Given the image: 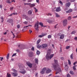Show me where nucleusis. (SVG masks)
<instances>
[{
  "label": "nucleus",
  "mask_w": 77,
  "mask_h": 77,
  "mask_svg": "<svg viewBox=\"0 0 77 77\" xmlns=\"http://www.w3.org/2000/svg\"><path fill=\"white\" fill-rule=\"evenodd\" d=\"M7 76L8 77H11V74H9V73H7Z\"/></svg>",
  "instance_id": "obj_34"
},
{
  "label": "nucleus",
  "mask_w": 77,
  "mask_h": 77,
  "mask_svg": "<svg viewBox=\"0 0 77 77\" xmlns=\"http://www.w3.org/2000/svg\"><path fill=\"white\" fill-rule=\"evenodd\" d=\"M60 38L61 39H63V38H64V35L62 34L61 35Z\"/></svg>",
  "instance_id": "obj_16"
},
{
  "label": "nucleus",
  "mask_w": 77,
  "mask_h": 77,
  "mask_svg": "<svg viewBox=\"0 0 77 77\" xmlns=\"http://www.w3.org/2000/svg\"><path fill=\"white\" fill-rule=\"evenodd\" d=\"M20 73H22V74H25L26 73V71L25 70L23 69L21 71H19Z\"/></svg>",
  "instance_id": "obj_10"
},
{
  "label": "nucleus",
  "mask_w": 77,
  "mask_h": 77,
  "mask_svg": "<svg viewBox=\"0 0 77 77\" xmlns=\"http://www.w3.org/2000/svg\"><path fill=\"white\" fill-rule=\"evenodd\" d=\"M34 47H32V50H34Z\"/></svg>",
  "instance_id": "obj_61"
},
{
  "label": "nucleus",
  "mask_w": 77,
  "mask_h": 77,
  "mask_svg": "<svg viewBox=\"0 0 77 77\" xmlns=\"http://www.w3.org/2000/svg\"><path fill=\"white\" fill-rule=\"evenodd\" d=\"M38 28H39V26L35 27V30H39V29H38Z\"/></svg>",
  "instance_id": "obj_37"
},
{
  "label": "nucleus",
  "mask_w": 77,
  "mask_h": 77,
  "mask_svg": "<svg viewBox=\"0 0 77 77\" xmlns=\"http://www.w3.org/2000/svg\"><path fill=\"white\" fill-rule=\"evenodd\" d=\"M40 54V52L39 51H37V54L39 55Z\"/></svg>",
  "instance_id": "obj_38"
},
{
  "label": "nucleus",
  "mask_w": 77,
  "mask_h": 77,
  "mask_svg": "<svg viewBox=\"0 0 77 77\" xmlns=\"http://www.w3.org/2000/svg\"><path fill=\"white\" fill-rule=\"evenodd\" d=\"M11 33H12L13 34V35L14 37H13V38H15V35H14V34L13 33V32H11Z\"/></svg>",
  "instance_id": "obj_48"
},
{
  "label": "nucleus",
  "mask_w": 77,
  "mask_h": 77,
  "mask_svg": "<svg viewBox=\"0 0 77 77\" xmlns=\"http://www.w3.org/2000/svg\"><path fill=\"white\" fill-rule=\"evenodd\" d=\"M4 35H6V34H7V32L4 33Z\"/></svg>",
  "instance_id": "obj_62"
},
{
  "label": "nucleus",
  "mask_w": 77,
  "mask_h": 77,
  "mask_svg": "<svg viewBox=\"0 0 77 77\" xmlns=\"http://www.w3.org/2000/svg\"><path fill=\"white\" fill-rule=\"evenodd\" d=\"M65 11H67L68 10V8H66L64 9Z\"/></svg>",
  "instance_id": "obj_59"
},
{
  "label": "nucleus",
  "mask_w": 77,
  "mask_h": 77,
  "mask_svg": "<svg viewBox=\"0 0 77 77\" xmlns=\"http://www.w3.org/2000/svg\"><path fill=\"white\" fill-rule=\"evenodd\" d=\"M51 72V69L49 68L47 69H46V73H49V72Z\"/></svg>",
  "instance_id": "obj_11"
},
{
  "label": "nucleus",
  "mask_w": 77,
  "mask_h": 77,
  "mask_svg": "<svg viewBox=\"0 0 77 77\" xmlns=\"http://www.w3.org/2000/svg\"><path fill=\"white\" fill-rule=\"evenodd\" d=\"M46 69H46V68L45 67L44 68L42 69V70L41 72H40V73L42 74H44V73L45 72V71L46 70Z\"/></svg>",
  "instance_id": "obj_9"
},
{
  "label": "nucleus",
  "mask_w": 77,
  "mask_h": 77,
  "mask_svg": "<svg viewBox=\"0 0 77 77\" xmlns=\"http://www.w3.org/2000/svg\"><path fill=\"white\" fill-rule=\"evenodd\" d=\"M17 28H20V25H18L17 26Z\"/></svg>",
  "instance_id": "obj_55"
},
{
  "label": "nucleus",
  "mask_w": 77,
  "mask_h": 77,
  "mask_svg": "<svg viewBox=\"0 0 77 77\" xmlns=\"http://www.w3.org/2000/svg\"><path fill=\"white\" fill-rule=\"evenodd\" d=\"M1 61H2V60L3 59V57H0Z\"/></svg>",
  "instance_id": "obj_57"
},
{
  "label": "nucleus",
  "mask_w": 77,
  "mask_h": 77,
  "mask_svg": "<svg viewBox=\"0 0 77 77\" xmlns=\"http://www.w3.org/2000/svg\"><path fill=\"white\" fill-rule=\"evenodd\" d=\"M29 32L30 33H31L32 32V31L30 29L29 30Z\"/></svg>",
  "instance_id": "obj_51"
},
{
  "label": "nucleus",
  "mask_w": 77,
  "mask_h": 77,
  "mask_svg": "<svg viewBox=\"0 0 77 77\" xmlns=\"http://www.w3.org/2000/svg\"><path fill=\"white\" fill-rule=\"evenodd\" d=\"M35 27H39V23L37 22V23H36L35 24Z\"/></svg>",
  "instance_id": "obj_20"
},
{
  "label": "nucleus",
  "mask_w": 77,
  "mask_h": 77,
  "mask_svg": "<svg viewBox=\"0 0 77 77\" xmlns=\"http://www.w3.org/2000/svg\"><path fill=\"white\" fill-rule=\"evenodd\" d=\"M70 57L71 59H73V54H72L71 55Z\"/></svg>",
  "instance_id": "obj_25"
},
{
  "label": "nucleus",
  "mask_w": 77,
  "mask_h": 77,
  "mask_svg": "<svg viewBox=\"0 0 77 77\" xmlns=\"http://www.w3.org/2000/svg\"><path fill=\"white\" fill-rule=\"evenodd\" d=\"M36 2L37 3H39V0H36Z\"/></svg>",
  "instance_id": "obj_54"
},
{
  "label": "nucleus",
  "mask_w": 77,
  "mask_h": 77,
  "mask_svg": "<svg viewBox=\"0 0 77 77\" xmlns=\"http://www.w3.org/2000/svg\"><path fill=\"white\" fill-rule=\"evenodd\" d=\"M32 26L31 25H29V26H24V27L25 28V27H29L30 28V27H32Z\"/></svg>",
  "instance_id": "obj_31"
},
{
  "label": "nucleus",
  "mask_w": 77,
  "mask_h": 77,
  "mask_svg": "<svg viewBox=\"0 0 77 77\" xmlns=\"http://www.w3.org/2000/svg\"><path fill=\"white\" fill-rule=\"evenodd\" d=\"M34 8L35 10V12H38V9H36V8Z\"/></svg>",
  "instance_id": "obj_46"
},
{
  "label": "nucleus",
  "mask_w": 77,
  "mask_h": 77,
  "mask_svg": "<svg viewBox=\"0 0 77 77\" xmlns=\"http://www.w3.org/2000/svg\"><path fill=\"white\" fill-rule=\"evenodd\" d=\"M54 61L55 63H54L53 64L54 69L55 70H56L57 69H59L55 73V74L56 75L61 72V69H60V66L58 65L57 60L54 59Z\"/></svg>",
  "instance_id": "obj_1"
},
{
  "label": "nucleus",
  "mask_w": 77,
  "mask_h": 77,
  "mask_svg": "<svg viewBox=\"0 0 77 77\" xmlns=\"http://www.w3.org/2000/svg\"><path fill=\"white\" fill-rule=\"evenodd\" d=\"M74 39L75 40V41H77V37H76Z\"/></svg>",
  "instance_id": "obj_58"
},
{
  "label": "nucleus",
  "mask_w": 77,
  "mask_h": 77,
  "mask_svg": "<svg viewBox=\"0 0 77 77\" xmlns=\"http://www.w3.org/2000/svg\"><path fill=\"white\" fill-rule=\"evenodd\" d=\"M26 63L29 68H32V64L31 63L29 62H27Z\"/></svg>",
  "instance_id": "obj_6"
},
{
  "label": "nucleus",
  "mask_w": 77,
  "mask_h": 77,
  "mask_svg": "<svg viewBox=\"0 0 77 77\" xmlns=\"http://www.w3.org/2000/svg\"><path fill=\"white\" fill-rule=\"evenodd\" d=\"M29 57H32L33 56V53H30L29 54Z\"/></svg>",
  "instance_id": "obj_18"
},
{
  "label": "nucleus",
  "mask_w": 77,
  "mask_h": 77,
  "mask_svg": "<svg viewBox=\"0 0 77 77\" xmlns=\"http://www.w3.org/2000/svg\"><path fill=\"white\" fill-rule=\"evenodd\" d=\"M68 11H69V12H72V9H70Z\"/></svg>",
  "instance_id": "obj_47"
},
{
  "label": "nucleus",
  "mask_w": 77,
  "mask_h": 77,
  "mask_svg": "<svg viewBox=\"0 0 77 77\" xmlns=\"http://www.w3.org/2000/svg\"><path fill=\"white\" fill-rule=\"evenodd\" d=\"M41 47V46L39 45H37V48H40Z\"/></svg>",
  "instance_id": "obj_33"
},
{
  "label": "nucleus",
  "mask_w": 77,
  "mask_h": 77,
  "mask_svg": "<svg viewBox=\"0 0 77 77\" xmlns=\"http://www.w3.org/2000/svg\"><path fill=\"white\" fill-rule=\"evenodd\" d=\"M35 63H37V64H38V59L36 58L35 59Z\"/></svg>",
  "instance_id": "obj_19"
},
{
  "label": "nucleus",
  "mask_w": 77,
  "mask_h": 77,
  "mask_svg": "<svg viewBox=\"0 0 77 77\" xmlns=\"http://www.w3.org/2000/svg\"><path fill=\"white\" fill-rule=\"evenodd\" d=\"M70 48V46H67L66 47V49H69Z\"/></svg>",
  "instance_id": "obj_42"
},
{
  "label": "nucleus",
  "mask_w": 77,
  "mask_h": 77,
  "mask_svg": "<svg viewBox=\"0 0 77 77\" xmlns=\"http://www.w3.org/2000/svg\"><path fill=\"white\" fill-rule=\"evenodd\" d=\"M51 49L50 48L48 49V53L47 54V56H46V58L48 60L51 59L52 57H53V56H54V54H51L50 55V54H51Z\"/></svg>",
  "instance_id": "obj_2"
},
{
  "label": "nucleus",
  "mask_w": 77,
  "mask_h": 77,
  "mask_svg": "<svg viewBox=\"0 0 77 77\" xmlns=\"http://www.w3.org/2000/svg\"><path fill=\"white\" fill-rule=\"evenodd\" d=\"M27 23H28L27 22L25 21L24 22V24H27Z\"/></svg>",
  "instance_id": "obj_53"
},
{
  "label": "nucleus",
  "mask_w": 77,
  "mask_h": 77,
  "mask_svg": "<svg viewBox=\"0 0 77 77\" xmlns=\"http://www.w3.org/2000/svg\"><path fill=\"white\" fill-rule=\"evenodd\" d=\"M55 15L56 17H57V18H59V17H60V15L57 14V13H56Z\"/></svg>",
  "instance_id": "obj_22"
},
{
  "label": "nucleus",
  "mask_w": 77,
  "mask_h": 77,
  "mask_svg": "<svg viewBox=\"0 0 77 77\" xmlns=\"http://www.w3.org/2000/svg\"><path fill=\"white\" fill-rule=\"evenodd\" d=\"M69 65H71V61L69 60H68Z\"/></svg>",
  "instance_id": "obj_35"
},
{
  "label": "nucleus",
  "mask_w": 77,
  "mask_h": 77,
  "mask_svg": "<svg viewBox=\"0 0 77 77\" xmlns=\"http://www.w3.org/2000/svg\"><path fill=\"white\" fill-rule=\"evenodd\" d=\"M7 3H8V4H10V3H11V2L10 1V0H7Z\"/></svg>",
  "instance_id": "obj_30"
},
{
  "label": "nucleus",
  "mask_w": 77,
  "mask_h": 77,
  "mask_svg": "<svg viewBox=\"0 0 77 77\" xmlns=\"http://www.w3.org/2000/svg\"><path fill=\"white\" fill-rule=\"evenodd\" d=\"M24 5H30V7H34V6H35V4H30V3H24Z\"/></svg>",
  "instance_id": "obj_5"
},
{
  "label": "nucleus",
  "mask_w": 77,
  "mask_h": 77,
  "mask_svg": "<svg viewBox=\"0 0 77 77\" xmlns=\"http://www.w3.org/2000/svg\"><path fill=\"white\" fill-rule=\"evenodd\" d=\"M47 15L48 16H51V15H52V14L50 13H49L47 14Z\"/></svg>",
  "instance_id": "obj_32"
},
{
  "label": "nucleus",
  "mask_w": 77,
  "mask_h": 77,
  "mask_svg": "<svg viewBox=\"0 0 77 77\" xmlns=\"http://www.w3.org/2000/svg\"><path fill=\"white\" fill-rule=\"evenodd\" d=\"M7 22L12 23L13 22V20L10 19L7 20Z\"/></svg>",
  "instance_id": "obj_15"
},
{
  "label": "nucleus",
  "mask_w": 77,
  "mask_h": 77,
  "mask_svg": "<svg viewBox=\"0 0 77 77\" xmlns=\"http://www.w3.org/2000/svg\"><path fill=\"white\" fill-rule=\"evenodd\" d=\"M66 13H69V10L66 11Z\"/></svg>",
  "instance_id": "obj_63"
},
{
  "label": "nucleus",
  "mask_w": 77,
  "mask_h": 77,
  "mask_svg": "<svg viewBox=\"0 0 77 77\" xmlns=\"http://www.w3.org/2000/svg\"><path fill=\"white\" fill-rule=\"evenodd\" d=\"M69 72L72 75H73V74H74V72L72 71H70Z\"/></svg>",
  "instance_id": "obj_28"
},
{
  "label": "nucleus",
  "mask_w": 77,
  "mask_h": 77,
  "mask_svg": "<svg viewBox=\"0 0 77 77\" xmlns=\"http://www.w3.org/2000/svg\"><path fill=\"white\" fill-rule=\"evenodd\" d=\"M77 62H75L73 63V65H75L76 64H77Z\"/></svg>",
  "instance_id": "obj_52"
},
{
  "label": "nucleus",
  "mask_w": 77,
  "mask_h": 77,
  "mask_svg": "<svg viewBox=\"0 0 77 77\" xmlns=\"http://www.w3.org/2000/svg\"><path fill=\"white\" fill-rule=\"evenodd\" d=\"M64 69L65 70H67L68 69V66H67V65H66V66L64 67Z\"/></svg>",
  "instance_id": "obj_21"
},
{
  "label": "nucleus",
  "mask_w": 77,
  "mask_h": 77,
  "mask_svg": "<svg viewBox=\"0 0 77 77\" xmlns=\"http://www.w3.org/2000/svg\"><path fill=\"white\" fill-rule=\"evenodd\" d=\"M56 9V10L55 9ZM56 11V12H60L61 11V9H60V7H57L56 8L55 7L54 9H52V11L54 12Z\"/></svg>",
  "instance_id": "obj_3"
},
{
  "label": "nucleus",
  "mask_w": 77,
  "mask_h": 77,
  "mask_svg": "<svg viewBox=\"0 0 77 77\" xmlns=\"http://www.w3.org/2000/svg\"><path fill=\"white\" fill-rule=\"evenodd\" d=\"M14 8V7H11V8H10V10H11V11H12V10H13V8Z\"/></svg>",
  "instance_id": "obj_49"
},
{
  "label": "nucleus",
  "mask_w": 77,
  "mask_h": 77,
  "mask_svg": "<svg viewBox=\"0 0 77 77\" xmlns=\"http://www.w3.org/2000/svg\"><path fill=\"white\" fill-rule=\"evenodd\" d=\"M47 34V33H42L41 34V35H38V37H39V38H42V37L46 36Z\"/></svg>",
  "instance_id": "obj_4"
},
{
  "label": "nucleus",
  "mask_w": 77,
  "mask_h": 77,
  "mask_svg": "<svg viewBox=\"0 0 77 77\" xmlns=\"http://www.w3.org/2000/svg\"><path fill=\"white\" fill-rule=\"evenodd\" d=\"M70 5L71 4L70 3V2H68L66 3V7H69Z\"/></svg>",
  "instance_id": "obj_13"
},
{
  "label": "nucleus",
  "mask_w": 77,
  "mask_h": 77,
  "mask_svg": "<svg viewBox=\"0 0 77 77\" xmlns=\"http://www.w3.org/2000/svg\"><path fill=\"white\" fill-rule=\"evenodd\" d=\"M76 32V31H73L72 32L71 34H74V33H75Z\"/></svg>",
  "instance_id": "obj_41"
},
{
  "label": "nucleus",
  "mask_w": 77,
  "mask_h": 77,
  "mask_svg": "<svg viewBox=\"0 0 77 77\" xmlns=\"http://www.w3.org/2000/svg\"><path fill=\"white\" fill-rule=\"evenodd\" d=\"M42 48H45L47 47V44H44L42 45Z\"/></svg>",
  "instance_id": "obj_14"
},
{
  "label": "nucleus",
  "mask_w": 77,
  "mask_h": 77,
  "mask_svg": "<svg viewBox=\"0 0 77 77\" xmlns=\"http://www.w3.org/2000/svg\"><path fill=\"white\" fill-rule=\"evenodd\" d=\"M12 71H13V72H17V70H15V69H12Z\"/></svg>",
  "instance_id": "obj_26"
},
{
  "label": "nucleus",
  "mask_w": 77,
  "mask_h": 77,
  "mask_svg": "<svg viewBox=\"0 0 77 77\" xmlns=\"http://www.w3.org/2000/svg\"><path fill=\"white\" fill-rule=\"evenodd\" d=\"M70 2H74L75 0H71L70 1Z\"/></svg>",
  "instance_id": "obj_50"
},
{
  "label": "nucleus",
  "mask_w": 77,
  "mask_h": 77,
  "mask_svg": "<svg viewBox=\"0 0 77 77\" xmlns=\"http://www.w3.org/2000/svg\"><path fill=\"white\" fill-rule=\"evenodd\" d=\"M67 77H70L71 76L70 75H69V74H68L67 75Z\"/></svg>",
  "instance_id": "obj_45"
},
{
  "label": "nucleus",
  "mask_w": 77,
  "mask_h": 77,
  "mask_svg": "<svg viewBox=\"0 0 77 77\" xmlns=\"http://www.w3.org/2000/svg\"><path fill=\"white\" fill-rule=\"evenodd\" d=\"M68 20H71V17H68Z\"/></svg>",
  "instance_id": "obj_36"
},
{
  "label": "nucleus",
  "mask_w": 77,
  "mask_h": 77,
  "mask_svg": "<svg viewBox=\"0 0 77 77\" xmlns=\"http://www.w3.org/2000/svg\"><path fill=\"white\" fill-rule=\"evenodd\" d=\"M48 38H51V35H49L48 36Z\"/></svg>",
  "instance_id": "obj_40"
},
{
  "label": "nucleus",
  "mask_w": 77,
  "mask_h": 77,
  "mask_svg": "<svg viewBox=\"0 0 77 77\" xmlns=\"http://www.w3.org/2000/svg\"><path fill=\"white\" fill-rule=\"evenodd\" d=\"M59 3L61 4V5H63V3H62V2L61 1H60L59 2Z\"/></svg>",
  "instance_id": "obj_44"
},
{
  "label": "nucleus",
  "mask_w": 77,
  "mask_h": 77,
  "mask_svg": "<svg viewBox=\"0 0 77 77\" xmlns=\"http://www.w3.org/2000/svg\"><path fill=\"white\" fill-rule=\"evenodd\" d=\"M39 24L40 25H41V26H42V27L43 26V23H42V22L40 23Z\"/></svg>",
  "instance_id": "obj_39"
},
{
  "label": "nucleus",
  "mask_w": 77,
  "mask_h": 77,
  "mask_svg": "<svg viewBox=\"0 0 77 77\" xmlns=\"http://www.w3.org/2000/svg\"><path fill=\"white\" fill-rule=\"evenodd\" d=\"M76 66L77 65H75L73 66V68L74 70H76V68H75V67H76Z\"/></svg>",
  "instance_id": "obj_27"
},
{
  "label": "nucleus",
  "mask_w": 77,
  "mask_h": 77,
  "mask_svg": "<svg viewBox=\"0 0 77 77\" xmlns=\"http://www.w3.org/2000/svg\"><path fill=\"white\" fill-rule=\"evenodd\" d=\"M16 54H17V53H16L15 54H14L12 55V57H14V56H16Z\"/></svg>",
  "instance_id": "obj_43"
},
{
  "label": "nucleus",
  "mask_w": 77,
  "mask_h": 77,
  "mask_svg": "<svg viewBox=\"0 0 77 77\" xmlns=\"http://www.w3.org/2000/svg\"><path fill=\"white\" fill-rule=\"evenodd\" d=\"M63 26H66V24H67V20L66 19L63 21Z\"/></svg>",
  "instance_id": "obj_7"
},
{
  "label": "nucleus",
  "mask_w": 77,
  "mask_h": 77,
  "mask_svg": "<svg viewBox=\"0 0 77 77\" xmlns=\"http://www.w3.org/2000/svg\"><path fill=\"white\" fill-rule=\"evenodd\" d=\"M41 39H39V40H38L37 42V44H39V43L40 42H41Z\"/></svg>",
  "instance_id": "obj_23"
},
{
  "label": "nucleus",
  "mask_w": 77,
  "mask_h": 77,
  "mask_svg": "<svg viewBox=\"0 0 77 77\" xmlns=\"http://www.w3.org/2000/svg\"><path fill=\"white\" fill-rule=\"evenodd\" d=\"M11 74H12V75L14 77H16V76H17L18 75V73H14V72L12 73Z\"/></svg>",
  "instance_id": "obj_12"
},
{
  "label": "nucleus",
  "mask_w": 77,
  "mask_h": 77,
  "mask_svg": "<svg viewBox=\"0 0 77 77\" xmlns=\"http://www.w3.org/2000/svg\"><path fill=\"white\" fill-rule=\"evenodd\" d=\"M0 8H2V5H0Z\"/></svg>",
  "instance_id": "obj_64"
},
{
  "label": "nucleus",
  "mask_w": 77,
  "mask_h": 77,
  "mask_svg": "<svg viewBox=\"0 0 77 77\" xmlns=\"http://www.w3.org/2000/svg\"><path fill=\"white\" fill-rule=\"evenodd\" d=\"M13 15H17V13H13Z\"/></svg>",
  "instance_id": "obj_56"
},
{
  "label": "nucleus",
  "mask_w": 77,
  "mask_h": 77,
  "mask_svg": "<svg viewBox=\"0 0 77 77\" xmlns=\"http://www.w3.org/2000/svg\"><path fill=\"white\" fill-rule=\"evenodd\" d=\"M32 2V0H29L28 1V2Z\"/></svg>",
  "instance_id": "obj_60"
},
{
  "label": "nucleus",
  "mask_w": 77,
  "mask_h": 77,
  "mask_svg": "<svg viewBox=\"0 0 77 77\" xmlns=\"http://www.w3.org/2000/svg\"><path fill=\"white\" fill-rule=\"evenodd\" d=\"M47 22H48L49 23H51L53 22V21H52L51 20H48L47 21Z\"/></svg>",
  "instance_id": "obj_24"
},
{
  "label": "nucleus",
  "mask_w": 77,
  "mask_h": 77,
  "mask_svg": "<svg viewBox=\"0 0 77 77\" xmlns=\"http://www.w3.org/2000/svg\"><path fill=\"white\" fill-rule=\"evenodd\" d=\"M23 18H24L25 19H26V20H28L29 19V18L28 16H27L26 15L24 14L23 15Z\"/></svg>",
  "instance_id": "obj_8"
},
{
  "label": "nucleus",
  "mask_w": 77,
  "mask_h": 77,
  "mask_svg": "<svg viewBox=\"0 0 77 77\" xmlns=\"http://www.w3.org/2000/svg\"><path fill=\"white\" fill-rule=\"evenodd\" d=\"M6 57L7 59H9V54H8Z\"/></svg>",
  "instance_id": "obj_29"
},
{
  "label": "nucleus",
  "mask_w": 77,
  "mask_h": 77,
  "mask_svg": "<svg viewBox=\"0 0 77 77\" xmlns=\"http://www.w3.org/2000/svg\"><path fill=\"white\" fill-rule=\"evenodd\" d=\"M32 11L31 10H29L28 12V15H32Z\"/></svg>",
  "instance_id": "obj_17"
}]
</instances>
